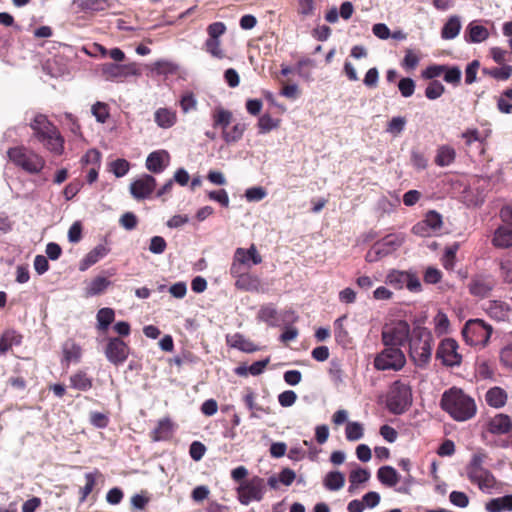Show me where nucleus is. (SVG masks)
Returning <instances> with one entry per match:
<instances>
[{
    "mask_svg": "<svg viewBox=\"0 0 512 512\" xmlns=\"http://www.w3.org/2000/svg\"><path fill=\"white\" fill-rule=\"evenodd\" d=\"M129 353V346L120 337L109 338L105 348V355L112 364H123L127 360Z\"/></svg>",
    "mask_w": 512,
    "mask_h": 512,
    "instance_id": "nucleus-16",
    "label": "nucleus"
},
{
    "mask_svg": "<svg viewBox=\"0 0 512 512\" xmlns=\"http://www.w3.org/2000/svg\"><path fill=\"white\" fill-rule=\"evenodd\" d=\"M378 480L387 487H394L398 484L400 476L392 466H382L377 471Z\"/></svg>",
    "mask_w": 512,
    "mask_h": 512,
    "instance_id": "nucleus-32",
    "label": "nucleus"
},
{
    "mask_svg": "<svg viewBox=\"0 0 512 512\" xmlns=\"http://www.w3.org/2000/svg\"><path fill=\"white\" fill-rule=\"evenodd\" d=\"M22 335L14 329H7L0 335V355H5L13 346L22 343Z\"/></svg>",
    "mask_w": 512,
    "mask_h": 512,
    "instance_id": "nucleus-27",
    "label": "nucleus"
},
{
    "mask_svg": "<svg viewBox=\"0 0 512 512\" xmlns=\"http://www.w3.org/2000/svg\"><path fill=\"white\" fill-rule=\"evenodd\" d=\"M90 423L96 428H106L109 425V417L101 412H91L89 416Z\"/></svg>",
    "mask_w": 512,
    "mask_h": 512,
    "instance_id": "nucleus-62",
    "label": "nucleus"
},
{
    "mask_svg": "<svg viewBox=\"0 0 512 512\" xmlns=\"http://www.w3.org/2000/svg\"><path fill=\"white\" fill-rule=\"evenodd\" d=\"M449 501L457 507L465 508L469 505V497L461 491H452L449 495Z\"/></svg>",
    "mask_w": 512,
    "mask_h": 512,
    "instance_id": "nucleus-61",
    "label": "nucleus"
},
{
    "mask_svg": "<svg viewBox=\"0 0 512 512\" xmlns=\"http://www.w3.org/2000/svg\"><path fill=\"white\" fill-rule=\"evenodd\" d=\"M496 284L497 281L492 275L476 274L471 277L467 287L472 296L483 299L490 296Z\"/></svg>",
    "mask_w": 512,
    "mask_h": 512,
    "instance_id": "nucleus-14",
    "label": "nucleus"
},
{
    "mask_svg": "<svg viewBox=\"0 0 512 512\" xmlns=\"http://www.w3.org/2000/svg\"><path fill=\"white\" fill-rule=\"evenodd\" d=\"M110 249L103 244H99L88 252L79 263V270L86 271L92 265L96 264L100 259L104 258Z\"/></svg>",
    "mask_w": 512,
    "mask_h": 512,
    "instance_id": "nucleus-25",
    "label": "nucleus"
},
{
    "mask_svg": "<svg viewBox=\"0 0 512 512\" xmlns=\"http://www.w3.org/2000/svg\"><path fill=\"white\" fill-rule=\"evenodd\" d=\"M266 195L267 191L261 186L251 187L245 192V197L251 202L261 201L266 197Z\"/></svg>",
    "mask_w": 512,
    "mask_h": 512,
    "instance_id": "nucleus-63",
    "label": "nucleus"
},
{
    "mask_svg": "<svg viewBox=\"0 0 512 512\" xmlns=\"http://www.w3.org/2000/svg\"><path fill=\"white\" fill-rule=\"evenodd\" d=\"M419 61H420V57L417 53H415L413 50L411 49H407L405 51V56L402 60V67L407 69V70H414L417 65L419 64Z\"/></svg>",
    "mask_w": 512,
    "mask_h": 512,
    "instance_id": "nucleus-54",
    "label": "nucleus"
},
{
    "mask_svg": "<svg viewBox=\"0 0 512 512\" xmlns=\"http://www.w3.org/2000/svg\"><path fill=\"white\" fill-rule=\"evenodd\" d=\"M262 262V257L257 252L255 245L249 249L238 248L235 253V261L231 266V274H236L239 270L248 269L251 265H258Z\"/></svg>",
    "mask_w": 512,
    "mask_h": 512,
    "instance_id": "nucleus-15",
    "label": "nucleus"
},
{
    "mask_svg": "<svg viewBox=\"0 0 512 512\" xmlns=\"http://www.w3.org/2000/svg\"><path fill=\"white\" fill-rule=\"evenodd\" d=\"M81 358V348L74 342H66L63 345V359L68 367L71 362H79Z\"/></svg>",
    "mask_w": 512,
    "mask_h": 512,
    "instance_id": "nucleus-40",
    "label": "nucleus"
},
{
    "mask_svg": "<svg viewBox=\"0 0 512 512\" xmlns=\"http://www.w3.org/2000/svg\"><path fill=\"white\" fill-rule=\"evenodd\" d=\"M364 435L363 425L359 422H348L345 428V436L348 441H357Z\"/></svg>",
    "mask_w": 512,
    "mask_h": 512,
    "instance_id": "nucleus-44",
    "label": "nucleus"
},
{
    "mask_svg": "<svg viewBox=\"0 0 512 512\" xmlns=\"http://www.w3.org/2000/svg\"><path fill=\"white\" fill-rule=\"evenodd\" d=\"M410 325L406 321H398L389 327H385L381 333V340L384 346L400 348L411 337Z\"/></svg>",
    "mask_w": 512,
    "mask_h": 512,
    "instance_id": "nucleus-11",
    "label": "nucleus"
},
{
    "mask_svg": "<svg viewBox=\"0 0 512 512\" xmlns=\"http://www.w3.org/2000/svg\"><path fill=\"white\" fill-rule=\"evenodd\" d=\"M485 509L488 512L512 511V494L489 500L485 504Z\"/></svg>",
    "mask_w": 512,
    "mask_h": 512,
    "instance_id": "nucleus-33",
    "label": "nucleus"
},
{
    "mask_svg": "<svg viewBox=\"0 0 512 512\" xmlns=\"http://www.w3.org/2000/svg\"><path fill=\"white\" fill-rule=\"evenodd\" d=\"M445 93V86L438 80L431 81L425 88V96L429 100L440 98Z\"/></svg>",
    "mask_w": 512,
    "mask_h": 512,
    "instance_id": "nucleus-46",
    "label": "nucleus"
},
{
    "mask_svg": "<svg viewBox=\"0 0 512 512\" xmlns=\"http://www.w3.org/2000/svg\"><path fill=\"white\" fill-rule=\"evenodd\" d=\"M266 492V482L259 476H253L247 481H243L237 487L238 500L243 505H248L252 501H261Z\"/></svg>",
    "mask_w": 512,
    "mask_h": 512,
    "instance_id": "nucleus-9",
    "label": "nucleus"
},
{
    "mask_svg": "<svg viewBox=\"0 0 512 512\" xmlns=\"http://www.w3.org/2000/svg\"><path fill=\"white\" fill-rule=\"evenodd\" d=\"M83 184L80 180H74L65 186L63 190V195L66 200L73 199L81 190Z\"/></svg>",
    "mask_w": 512,
    "mask_h": 512,
    "instance_id": "nucleus-64",
    "label": "nucleus"
},
{
    "mask_svg": "<svg viewBox=\"0 0 512 512\" xmlns=\"http://www.w3.org/2000/svg\"><path fill=\"white\" fill-rule=\"evenodd\" d=\"M110 167L113 174L117 178H120L128 173L130 169V163L126 159H116L111 162Z\"/></svg>",
    "mask_w": 512,
    "mask_h": 512,
    "instance_id": "nucleus-52",
    "label": "nucleus"
},
{
    "mask_svg": "<svg viewBox=\"0 0 512 512\" xmlns=\"http://www.w3.org/2000/svg\"><path fill=\"white\" fill-rule=\"evenodd\" d=\"M85 480H86V484L84 485V487H82L80 489V498H79L80 503L85 502L88 495L93 491L94 486L96 484L95 474H93V473L85 474Z\"/></svg>",
    "mask_w": 512,
    "mask_h": 512,
    "instance_id": "nucleus-53",
    "label": "nucleus"
},
{
    "mask_svg": "<svg viewBox=\"0 0 512 512\" xmlns=\"http://www.w3.org/2000/svg\"><path fill=\"white\" fill-rule=\"evenodd\" d=\"M369 478L370 472L366 469L358 467L357 469L352 470L349 475V481L351 483L349 491H352L354 486L367 482Z\"/></svg>",
    "mask_w": 512,
    "mask_h": 512,
    "instance_id": "nucleus-45",
    "label": "nucleus"
},
{
    "mask_svg": "<svg viewBox=\"0 0 512 512\" xmlns=\"http://www.w3.org/2000/svg\"><path fill=\"white\" fill-rule=\"evenodd\" d=\"M231 346L244 352H254L257 350V347L253 342L243 338L242 336H235Z\"/></svg>",
    "mask_w": 512,
    "mask_h": 512,
    "instance_id": "nucleus-58",
    "label": "nucleus"
},
{
    "mask_svg": "<svg viewBox=\"0 0 512 512\" xmlns=\"http://www.w3.org/2000/svg\"><path fill=\"white\" fill-rule=\"evenodd\" d=\"M398 88L401 95L405 98H408L414 94L415 82L412 78L409 77L402 78L398 83Z\"/></svg>",
    "mask_w": 512,
    "mask_h": 512,
    "instance_id": "nucleus-56",
    "label": "nucleus"
},
{
    "mask_svg": "<svg viewBox=\"0 0 512 512\" xmlns=\"http://www.w3.org/2000/svg\"><path fill=\"white\" fill-rule=\"evenodd\" d=\"M170 155L166 150L151 152L146 159V168L152 173H161L169 165Z\"/></svg>",
    "mask_w": 512,
    "mask_h": 512,
    "instance_id": "nucleus-23",
    "label": "nucleus"
},
{
    "mask_svg": "<svg viewBox=\"0 0 512 512\" xmlns=\"http://www.w3.org/2000/svg\"><path fill=\"white\" fill-rule=\"evenodd\" d=\"M485 400L488 406L500 409L506 405L508 394L503 388L494 386L486 392Z\"/></svg>",
    "mask_w": 512,
    "mask_h": 512,
    "instance_id": "nucleus-26",
    "label": "nucleus"
},
{
    "mask_svg": "<svg viewBox=\"0 0 512 512\" xmlns=\"http://www.w3.org/2000/svg\"><path fill=\"white\" fill-rule=\"evenodd\" d=\"M405 364V354L401 348L394 346H385V348L375 356L373 362L375 369L379 371H399Z\"/></svg>",
    "mask_w": 512,
    "mask_h": 512,
    "instance_id": "nucleus-8",
    "label": "nucleus"
},
{
    "mask_svg": "<svg viewBox=\"0 0 512 512\" xmlns=\"http://www.w3.org/2000/svg\"><path fill=\"white\" fill-rule=\"evenodd\" d=\"M404 243V237L397 234H389L376 242L366 253L367 262H377L388 256Z\"/></svg>",
    "mask_w": 512,
    "mask_h": 512,
    "instance_id": "nucleus-10",
    "label": "nucleus"
},
{
    "mask_svg": "<svg viewBox=\"0 0 512 512\" xmlns=\"http://www.w3.org/2000/svg\"><path fill=\"white\" fill-rule=\"evenodd\" d=\"M492 243L497 248L512 247V228L499 227L494 233Z\"/></svg>",
    "mask_w": 512,
    "mask_h": 512,
    "instance_id": "nucleus-36",
    "label": "nucleus"
},
{
    "mask_svg": "<svg viewBox=\"0 0 512 512\" xmlns=\"http://www.w3.org/2000/svg\"><path fill=\"white\" fill-rule=\"evenodd\" d=\"M208 39L205 42V48L208 53L217 58H222L219 37L224 33V24L215 22L207 28Z\"/></svg>",
    "mask_w": 512,
    "mask_h": 512,
    "instance_id": "nucleus-18",
    "label": "nucleus"
},
{
    "mask_svg": "<svg viewBox=\"0 0 512 512\" xmlns=\"http://www.w3.org/2000/svg\"><path fill=\"white\" fill-rule=\"evenodd\" d=\"M329 376L330 378L335 382V383H340L343 381V377H344V371L342 369V364L339 360H335L333 359L331 362H330V367H329Z\"/></svg>",
    "mask_w": 512,
    "mask_h": 512,
    "instance_id": "nucleus-55",
    "label": "nucleus"
},
{
    "mask_svg": "<svg viewBox=\"0 0 512 512\" xmlns=\"http://www.w3.org/2000/svg\"><path fill=\"white\" fill-rule=\"evenodd\" d=\"M9 160L29 174H38L45 167V159L25 146H16L7 151Z\"/></svg>",
    "mask_w": 512,
    "mask_h": 512,
    "instance_id": "nucleus-5",
    "label": "nucleus"
},
{
    "mask_svg": "<svg viewBox=\"0 0 512 512\" xmlns=\"http://www.w3.org/2000/svg\"><path fill=\"white\" fill-rule=\"evenodd\" d=\"M440 407L457 422L471 420L476 416L478 410L475 399L457 387L444 391Z\"/></svg>",
    "mask_w": 512,
    "mask_h": 512,
    "instance_id": "nucleus-1",
    "label": "nucleus"
},
{
    "mask_svg": "<svg viewBox=\"0 0 512 512\" xmlns=\"http://www.w3.org/2000/svg\"><path fill=\"white\" fill-rule=\"evenodd\" d=\"M97 329L106 332L115 319V312L112 308H101L96 315Z\"/></svg>",
    "mask_w": 512,
    "mask_h": 512,
    "instance_id": "nucleus-39",
    "label": "nucleus"
},
{
    "mask_svg": "<svg viewBox=\"0 0 512 512\" xmlns=\"http://www.w3.org/2000/svg\"><path fill=\"white\" fill-rule=\"evenodd\" d=\"M456 150L448 144L440 145L436 150L434 163L439 167H446L454 163Z\"/></svg>",
    "mask_w": 512,
    "mask_h": 512,
    "instance_id": "nucleus-28",
    "label": "nucleus"
},
{
    "mask_svg": "<svg viewBox=\"0 0 512 512\" xmlns=\"http://www.w3.org/2000/svg\"><path fill=\"white\" fill-rule=\"evenodd\" d=\"M261 321L274 325L277 322V311L272 305L262 306L258 312Z\"/></svg>",
    "mask_w": 512,
    "mask_h": 512,
    "instance_id": "nucleus-48",
    "label": "nucleus"
},
{
    "mask_svg": "<svg viewBox=\"0 0 512 512\" xmlns=\"http://www.w3.org/2000/svg\"><path fill=\"white\" fill-rule=\"evenodd\" d=\"M434 338L426 327H415L412 330L409 339V357L413 364L421 369H425L432 356V347Z\"/></svg>",
    "mask_w": 512,
    "mask_h": 512,
    "instance_id": "nucleus-3",
    "label": "nucleus"
},
{
    "mask_svg": "<svg viewBox=\"0 0 512 512\" xmlns=\"http://www.w3.org/2000/svg\"><path fill=\"white\" fill-rule=\"evenodd\" d=\"M486 429L493 435L508 434L512 430V419L504 413L496 414L487 421Z\"/></svg>",
    "mask_w": 512,
    "mask_h": 512,
    "instance_id": "nucleus-21",
    "label": "nucleus"
},
{
    "mask_svg": "<svg viewBox=\"0 0 512 512\" xmlns=\"http://www.w3.org/2000/svg\"><path fill=\"white\" fill-rule=\"evenodd\" d=\"M411 163L417 170H424L428 167V159L424 153L418 150L411 151Z\"/></svg>",
    "mask_w": 512,
    "mask_h": 512,
    "instance_id": "nucleus-57",
    "label": "nucleus"
},
{
    "mask_svg": "<svg viewBox=\"0 0 512 512\" xmlns=\"http://www.w3.org/2000/svg\"><path fill=\"white\" fill-rule=\"evenodd\" d=\"M111 285V281L102 276L93 278L84 289V296L86 298L95 295H100Z\"/></svg>",
    "mask_w": 512,
    "mask_h": 512,
    "instance_id": "nucleus-30",
    "label": "nucleus"
},
{
    "mask_svg": "<svg viewBox=\"0 0 512 512\" xmlns=\"http://www.w3.org/2000/svg\"><path fill=\"white\" fill-rule=\"evenodd\" d=\"M154 120L159 127L167 129L176 123L177 116L168 108H159L155 111Z\"/></svg>",
    "mask_w": 512,
    "mask_h": 512,
    "instance_id": "nucleus-35",
    "label": "nucleus"
},
{
    "mask_svg": "<svg viewBox=\"0 0 512 512\" xmlns=\"http://www.w3.org/2000/svg\"><path fill=\"white\" fill-rule=\"evenodd\" d=\"M483 73L493 77L496 80H508L512 75V66L511 65H504L501 68L495 67V68H484Z\"/></svg>",
    "mask_w": 512,
    "mask_h": 512,
    "instance_id": "nucleus-42",
    "label": "nucleus"
},
{
    "mask_svg": "<svg viewBox=\"0 0 512 512\" xmlns=\"http://www.w3.org/2000/svg\"><path fill=\"white\" fill-rule=\"evenodd\" d=\"M446 83L458 86L461 82L462 72L458 66L445 65V71L442 74Z\"/></svg>",
    "mask_w": 512,
    "mask_h": 512,
    "instance_id": "nucleus-43",
    "label": "nucleus"
},
{
    "mask_svg": "<svg viewBox=\"0 0 512 512\" xmlns=\"http://www.w3.org/2000/svg\"><path fill=\"white\" fill-rule=\"evenodd\" d=\"M405 124L406 119L404 117H393L388 123L387 131L393 135H398L404 130Z\"/></svg>",
    "mask_w": 512,
    "mask_h": 512,
    "instance_id": "nucleus-60",
    "label": "nucleus"
},
{
    "mask_svg": "<svg viewBox=\"0 0 512 512\" xmlns=\"http://www.w3.org/2000/svg\"><path fill=\"white\" fill-rule=\"evenodd\" d=\"M461 333L468 345L486 347L493 333V328L482 319H469L464 324Z\"/></svg>",
    "mask_w": 512,
    "mask_h": 512,
    "instance_id": "nucleus-6",
    "label": "nucleus"
},
{
    "mask_svg": "<svg viewBox=\"0 0 512 512\" xmlns=\"http://www.w3.org/2000/svg\"><path fill=\"white\" fill-rule=\"evenodd\" d=\"M445 71V65L432 64L427 66L422 72L421 77L426 80H436L437 77L441 76Z\"/></svg>",
    "mask_w": 512,
    "mask_h": 512,
    "instance_id": "nucleus-51",
    "label": "nucleus"
},
{
    "mask_svg": "<svg viewBox=\"0 0 512 512\" xmlns=\"http://www.w3.org/2000/svg\"><path fill=\"white\" fill-rule=\"evenodd\" d=\"M486 313L496 321H507L511 308L508 303L500 300H490L486 304Z\"/></svg>",
    "mask_w": 512,
    "mask_h": 512,
    "instance_id": "nucleus-24",
    "label": "nucleus"
},
{
    "mask_svg": "<svg viewBox=\"0 0 512 512\" xmlns=\"http://www.w3.org/2000/svg\"><path fill=\"white\" fill-rule=\"evenodd\" d=\"M175 430V424L169 417L160 419L156 427L149 433L153 442L169 441L172 439Z\"/></svg>",
    "mask_w": 512,
    "mask_h": 512,
    "instance_id": "nucleus-22",
    "label": "nucleus"
},
{
    "mask_svg": "<svg viewBox=\"0 0 512 512\" xmlns=\"http://www.w3.org/2000/svg\"><path fill=\"white\" fill-rule=\"evenodd\" d=\"M74 4L81 11L102 12L109 9L110 4L107 0H75Z\"/></svg>",
    "mask_w": 512,
    "mask_h": 512,
    "instance_id": "nucleus-37",
    "label": "nucleus"
},
{
    "mask_svg": "<svg viewBox=\"0 0 512 512\" xmlns=\"http://www.w3.org/2000/svg\"><path fill=\"white\" fill-rule=\"evenodd\" d=\"M461 23L458 17L448 19L441 30V37L446 40L454 39L460 32Z\"/></svg>",
    "mask_w": 512,
    "mask_h": 512,
    "instance_id": "nucleus-41",
    "label": "nucleus"
},
{
    "mask_svg": "<svg viewBox=\"0 0 512 512\" xmlns=\"http://www.w3.org/2000/svg\"><path fill=\"white\" fill-rule=\"evenodd\" d=\"M102 77L107 81H118L129 75L135 74L133 65L104 63L100 67Z\"/></svg>",
    "mask_w": 512,
    "mask_h": 512,
    "instance_id": "nucleus-17",
    "label": "nucleus"
},
{
    "mask_svg": "<svg viewBox=\"0 0 512 512\" xmlns=\"http://www.w3.org/2000/svg\"><path fill=\"white\" fill-rule=\"evenodd\" d=\"M487 454L478 452L472 455L465 467L468 480L477 485L481 491L491 490L496 486V478L493 473L484 467Z\"/></svg>",
    "mask_w": 512,
    "mask_h": 512,
    "instance_id": "nucleus-4",
    "label": "nucleus"
},
{
    "mask_svg": "<svg viewBox=\"0 0 512 512\" xmlns=\"http://www.w3.org/2000/svg\"><path fill=\"white\" fill-rule=\"evenodd\" d=\"M156 187V180L151 175H144L140 179L135 180L130 185L131 195L137 199H145L149 197Z\"/></svg>",
    "mask_w": 512,
    "mask_h": 512,
    "instance_id": "nucleus-19",
    "label": "nucleus"
},
{
    "mask_svg": "<svg viewBox=\"0 0 512 512\" xmlns=\"http://www.w3.org/2000/svg\"><path fill=\"white\" fill-rule=\"evenodd\" d=\"M412 404L411 387L400 380L393 382L387 397V407L393 414L404 413Z\"/></svg>",
    "mask_w": 512,
    "mask_h": 512,
    "instance_id": "nucleus-7",
    "label": "nucleus"
},
{
    "mask_svg": "<svg viewBox=\"0 0 512 512\" xmlns=\"http://www.w3.org/2000/svg\"><path fill=\"white\" fill-rule=\"evenodd\" d=\"M70 386L79 391H88L93 387V379L83 370L70 376Z\"/></svg>",
    "mask_w": 512,
    "mask_h": 512,
    "instance_id": "nucleus-34",
    "label": "nucleus"
},
{
    "mask_svg": "<svg viewBox=\"0 0 512 512\" xmlns=\"http://www.w3.org/2000/svg\"><path fill=\"white\" fill-rule=\"evenodd\" d=\"M423 221L432 230V232L438 231L442 227V224H443L442 216L435 210H430L426 214Z\"/></svg>",
    "mask_w": 512,
    "mask_h": 512,
    "instance_id": "nucleus-50",
    "label": "nucleus"
},
{
    "mask_svg": "<svg viewBox=\"0 0 512 512\" xmlns=\"http://www.w3.org/2000/svg\"><path fill=\"white\" fill-rule=\"evenodd\" d=\"M324 486L330 491H338L345 484V476L340 471L328 472L324 478Z\"/></svg>",
    "mask_w": 512,
    "mask_h": 512,
    "instance_id": "nucleus-38",
    "label": "nucleus"
},
{
    "mask_svg": "<svg viewBox=\"0 0 512 512\" xmlns=\"http://www.w3.org/2000/svg\"><path fill=\"white\" fill-rule=\"evenodd\" d=\"M315 0H297V13L302 17H311L315 14Z\"/></svg>",
    "mask_w": 512,
    "mask_h": 512,
    "instance_id": "nucleus-49",
    "label": "nucleus"
},
{
    "mask_svg": "<svg viewBox=\"0 0 512 512\" xmlns=\"http://www.w3.org/2000/svg\"><path fill=\"white\" fill-rule=\"evenodd\" d=\"M435 322V332L438 334H443L448 331L450 322L447 315L443 312H438L434 318Z\"/></svg>",
    "mask_w": 512,
    "mask_h": 512,
    "instance_id": "nucleus-59",
    "label": "nucleus"
},
{
    "mask_svg": "<svg viewBox=\"0 0 512 512\" xmlns=\"http://www.w3.org/2000/svg\"><path fill=\"white\" fill-rule=\"evenodd\" d=\"M91 112L99 123H105L110 117L109 106L104 102H96L92 105Z\"/></svg>",
    "mask_w": 512,
    "mask_h": 512,
    "instance_id": "nucleus-47",
    "label": "nucleus"
},
{
    "mask_svg": "<svg viewBox=\"0 0 512 512\" xmlns=\"http://www.w3.org/2000/svg\"><path fill=\"white\" fill-rule=\"evenodd\" d=\"M29 127L32 130V137L47 151L56 156L63 154L65 139L58 127L45 114H35Z\"/></svg>",
    "mask_w": 512,
    "mask_h": 512,
    "instance_id": "nucleus-2",
    "label": "nucleus"
},
{
    "mask_svg": "<svg viewBox=\"0 0 512 512\" xmlns=\"http://www.w3.org/2000/svg\"><path fill=\"white\" fill-rule=\"evenodd\" d=\"M233 275L236 277L235 286L238 289L249 292H259L262 290V282L259 276L242 270Z\"/></svg>",
    "mask_w": 512,
    "mask_h": 512,
    "instance_id": "nucleus-20",
    "label": "nucleus"
},
{
    "mask_svg": "<svg viewBox=\"0 0 512 512\" xmlns=\"http://www.w3.org/2000/svg\"><path fill=\"white\" fill-rule=\"evenodd\" d=\"M489 37V31L482 25L470 23L465 31V39L467 42L480 43Z\"/></svg>",
    "mask_w": 512,
    "mask_h": 512,
    "instance_id": "nucleus-31",
    "label": "nucleus"
},
{
    "mask_svg": "<svg viewBox=\"0 0 512 512\" xmlns=\"http://www.w3.org/2000/svg\"><path fill=\"white\" fill-rule=\"evenodd\" d=\"M458 349L459 345L455 339L444 338L438 345L435 357L444 366H459L462 363V355L458 352Z\"/></svg>",
    "mask_w": 512,
    "mask_h": 512,
    "instance_id": "nucleus-12",
    "label": "nucleus"
},
{
    "mask_svg": "<svg viewBox=\"0 0 512 512\" xmlns=\"http://www.w3.org/2000/svg\"><path fill=\"white\" fill-rule=\"evenodd\" d=\"M386 283L395 289L405 286L411 292H420L422 288L418 276L411 271L392 270L386 276Z\"/></svg>",
    "mask_w": 512,
    "mask_h": 512,
    "instance_id": "nucleus-13",
    "label": "nucleus"
},
{
    "mask_svg": "<svg viewBox=\"0 0 512 512\" xmlns=\"http://www.w3.org/2000/svg\"><path fill=\"white\" fill-rule=\"evenodd\" d=\"M100 158L101 155L96 150H89L85 156L82 158V161L86 163H92L93 166L88 170L86 180L89 184L94 183L98 178V170L100 167Z\"/></svg>",
    "mask_w": 512,
    "mask_h": 512,
    "instance_id": "nucleus-29",
    "label": "nucleus"
}]
</instances>
